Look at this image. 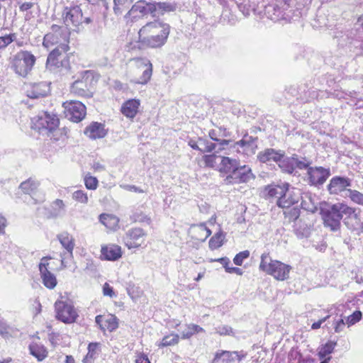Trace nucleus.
<instances>
[{"label":"nucleus","instance_id":"nucleus-1","mask_svg":"<svg viewBox=\"0 0 363 363\" xmlns=\"http://www.w3.org/2000/svg\"><path fill=\"white\" fill-rule=\"evenodd\" d=\"M169 32L170 27L167 23L160 21L149 22L138 32V48H160L166 43Z\"/></svg>","mask_w":363,"mask_h":363},{"label":"nucleus","instance_id":"nucleus-2","mask_svg":"<svg viewBox=\"0 0 363 363\" xmlns=\"http://www.w3.org/2000/svg\"><path fill=\"white\" fill-rule=\"evenodd\" d=\"M292 267L281 261L272 259L269 253L264 252L261 255L259 269L267 274L271 275L278 281H284L289 278Z\"/></svg>","mask_w":363,"mask_h":363},{"label":"nucleus","instance_id":"nucleus-3","mask_svg":"<svg viewBox=\"0 0 363 363\" xmlns=\"http://www.w3.org/2000/svg\"><path fill=\"white\" fill-rule=\"evenodd\" d=\"M58 125L59 119L57 116L47 112L42 113L32 119V128L48 136L58 131Z\"/></svg>","mask_w":363,"mask_h":363},{"label":"nucleus","instance_id":"nucleus-4","mask_svg":"<svg viewBox=\"0 0 363 363\" xmlns=\"http://www.w3.org/2000/svg\"><path fill=\"white\" fill-rule=\"evenodd\" d=\"M63 23L67 28L77 30L83 23L89 24L91 20L89 17L84 18L82 11L78 6L66 7L62 13Z\"/></svg>","mask_w":363,"mask_h":363},{"label":"nucleus","instance_id":"nucleus-5","mask_svg":"<svg viewBox=\"0 0 363 363\" xmlns=\"http://www.w3.org/2000/svg\"><path fill=\"white\" fill-rule=\"evenodd\" d=\"M35 62V57L28 51H20L12 59V68L15 72L26 77L32 69Z\"/></svg>","mask_w":363,"mask_h":363},{"label":"nucleus","instance_id":"nucleus-6","mask_svg":"<svg viewBox=\"0 0 363 363\" xmlns=\"http://www.w3.org/2000/svg\"><path fill=\"white\" fill-rule=\"evenodd\" d=\"M56 318L65 323H72L76 321L78 314L74 306L69 301L57 300L55 303Z\"/></svg>","mask_w":363,"mask_h":363},{"label":"nucleus","instance_id":"nucleus-7","mask_svg":"<svg viewBox=\"0 0 363 363\" xmlns=\"http://www.w3.org/2000/svg\"><path fill=\"white\" fill-rule=\"evenodd\" d=\"M63 43H69V35L62 27L57 25L51 26V32L44 36L43 45L47 49L54 45L61 47Z\"/></svg>","mask_w":363,"mask_h":363},{"label":"nucleus","instance_id":"nucleus-8","mask_svg":"<svg viewBox=\"0 0 363 363\" xmlns=\"http://www.w3.org/2000/svg\"><path fill=\"white\" fill-rule=\"evenodd\" d=\"M330 176V168L311 167L307 169L306 180L311 186H318L323 185Z\"/></svg>","mask_w":363,"mask_h":363},{"label":"nucleus","instance_id":"nucleus-9","mask_svg":"<svg viewBox=\"0 0 363 363\" xmlns=\"http://www.w3.org/2000/svg\"><path fill=\"white\" fill-rule=\"evenodd\" d=\"M65 114L69 120L78 123L86 116V107L80 101H70L63 103Z\"/></svg>","mask_w":363,"mask_h":363},{"label":"nucleus","instance_id":"nucleus-10","mask_svg":"<svg viewBox=\"0 0 363 363\" xmlns=\"http://www.w3.org/2000/svg\"><path fill=\"white\" fill-rule=\"evenodd\" d=\"M135 66L142 71V75L132 80L134 84H146L151 79L152 74V65L150 61L145 57H136L131 60Z\"/></svg>","mask_w":363,"mask_h":363},{"label":"nucleus","instance_id":"nucleus-11","mask_svg":"<svg viewBox=\"0 0 363 363\" xmlns=\"http://www.w3.org/2000/svg\"><path fill=\"white\" fill-rule=\"evenodd\" d=\"M252 177L251 168L247 165L241 166L239 164L233 173L225 177L224 182L226 184H240L247 182Z\"/></svg>","mask_w":363,"mask_h":363},{"label":"nucleus","instance_id":"nucleus-12","mask_svg":"<svg viewBox=\"0 0 363 363\" xmlns=\"http://www.w3.org/2000/svg\"><path fill=\"white\" fill-rule=\"evenodd\" d=\"M146 233L140 228L128 230L124 237V242L128 249L139 248L145 242Z\"/></svg>","mask_w":363,"mask_h":363},{"label":"nucleus","instance_id":"nucleus-13","mask_svg":"<svg viewBox=\"0 0 363 363\" xmlns=\"http://www.w3.org/2000/svg\"><path fill=\"white\" fill-rule=\"evenodd\" d=\"M322 212L325 225L333 231L339 230L342 215L339 212L337 204L333 205L329 209L323 210Z\"/></svg>","mask_w":363,"mask_h":363},{"label":"nucleus","instance_id":"nucleus-14","mask_svg":"<svg viewBox=\"0 0 363 363\" xmlns=\"http://www.w3.org/2000/svg\"><path fill=\"white\" fill-rule=\"evenodd\" d=\"M69 50V45L63 43L61 47H56L48 55L46 65L49 67H60L63 66L62 60L65 57V54Z\"/></svg>","mask_w":363,"mask_h":363},{"label":"nucleus","instance_id":"nucleus-15","mask_svg":"<svg viewBox=\"0 0 363 363\" xmlns=\"http://www.w3.org/2000/svg\"><path fill=\"white\" fill-rule=\"evenodd\" d=\"M301 195L300 189L287 187L284 195L277 200V203L280 208H289L298 202Z\"/></svg>","mask_w":363,"mask_h":363},{"label":"nucleus","instance_id":"nucleus-16","mask_svg":"<svg viewBox=\"0 0 363 363\" xmlns=\"http://www.w3.org/2000/svg\"><path fill=\"white\" fill-rule=\"evenodd\" d=\"M51 259L50 257H44L41 259L39 264V270L43 284L48 289H53L57 285V279L55 276L48 271V260Z\"/></svg>","mask_w":363,"mask_h":363},{"label":"nucleus","instance_id":"nucleus-17","mask_svg":"<svg viewBox=\"0 0 363 363\" xmlns=\"http://www.w3.org/2000/svg\"><path fill=\"white\" fill-rule=\"evenodd\" d=\"M82 74V79H77L72 84L71 92L79 96L89 97L91 94L87 86L86 80L89 77H92V74L90 71H85Z\"/></svg>","mask_w":363,"mask_h":363},{"label":"nucleus","instance_id":"nucleus-18","mask_svg":"<svg viewBox=\"0 0 363 363\" xmlns=\"http://www.w3.org/2000/svg\"><path fill=\"white\" fill-rule=\"evenodd\" d=\"M351 186V179L340 176L333 177L328 185V190L330 194H339L345 191L347 187Z\"/></svg>","mask_w":363,"mask_h":363},{"label":"nucleus","instance_id":"nucleus-19","mask_svg":"<svg viewBox=\"0 0 363 363\" xmlns=\"http://www.w3.org/2000/svg\"><path fill=\"white\" fill-rule=\"evenodd\" d=\"M57 239L62 246L66 250V252L61 255V264L65 267V260L67 257H72V252L74 247V239L72 235L65 232L57 235Z\"/></svg>","mask_w":363,"mask_h":363},{"label":"nucleus","instance_id":"nucleus-20","mask_svg":"<svg viewBox=\"0 0 363 363\" xmlns=\"http://www.w3.org/2000/svg\"><path fill=\"white\" fill-rule=\"evenodd\" d=\"M246 356L242 352H230L225 350L218 351L216 353L212 363H231L235 359L242 360Z\"/></svg>","mask_w":363,"mask_h":363},{"label":"nucleus","instance_id":"nucleus-21","mask_svg":"<svg viewBox=\"0 0 363 363\" xmlns=\"http://www.w3.org/2000/svg\"><path fill=\"white\" fill-rule=\"evenodd\" d=\"M27 96L30 99H38L46 96L50 91V86L46 82L30 84L26 86Z\"/></svg>","mask_w":363,"mask_h":363},{"label":"nucleus","instance_id":"nucleus-22","mask_svg":"<svg viewBox=\"0 0 363 363\" xmlns=\"http://www.w3.org/2000/svg\"><path fill=\"white\" fill-rule=\"evenodd\" d=\"M257 138H253L248 135H245L242 140L235 143L234 147L239 146L242 148V151L247 155H252L255 153L257 148Z\"/></svg>","mask_w":363,"mask_h":363},{"label":"nucleus","instance_id":"nucleus-23","mask_svg":"<svg viewBox=\"0 0 363 363\" xmlns=\"http://www.w3.org/2000/svg\"><path fill=\"white\" fill-rule=\"evenodd\" d=\"M284 156V152L283 151L276 150L272 148H267L258 153L257 159L262 163L270 162H278Z\"/></svg>","mask_w":363,"mask_h":363},{"label":"nucleus","instance_id":"nucleus-24","mask_svg":"<svg viewBox=\"0 0 363 363\" xmlns=\"http://www.w3.org/2000/svg\"><path fill=\"white\" fill-rule=\"evenodd\" d=\"M101 257L104 259L116 261L122 256L121 247L115 244H109L101 247Z\"/></svg>","mask_w":363,"mask_h":363},{"label":"nucleus","instance_id":"nucleus-25","mask_svg":"<svg viewBox=\"0 0 363 363\" xmlns=\"http://www.w3.org/2000/svg\"><path fill=\"white\" fill-rule=\"evenodd\" d=\"M140 105V100L129 99L123 104L121 113L127 118H133L138 111Z\"/></svg>","mask_w":363,"mask_h":363},{"label":"nucleus","instance_id":"nucleus-26","mask_svg":"<svg viewBox=\"0 0 363 363\" xmlns=\"http://www.w3.org/2000/svg\"><path fill=\"white\" fill-rule=\"evenodd\" d=\"M84 134L91 139H97L104 138L106 132L101 123L94 122L85 129Z\"/></svg>","mask_w":363,"mask_h":363},{"label":"nucleus","instance_id":"nucleus-27","mask_svg":"<svg viewBox=\"0 0 363 363\" xmlns=\"http://www.w3.org/2000/svg\"><path fill=\"white\" fill-rule=\"evenodd\" d=\"M191 233L196 240L203 242L211 235V230L206 227L205 223H200L192 225Z\"/></svg>","mask_w":363,"mask_h":363},{"label":"nucleus","instance_id":"nucleus-28","mask_svg":"<svg viewBox=\"0 0 363 363\" xmlns=\"http://www.w3.org/2000/svg\"><path fill=\"white\" fill-rule=\"evenodd\" d=\"M239 164V161L236 159L221 156L218 166V171L220 172L229 173L230 174L233 173Z\"/></svg>","mask_w":363,"mask_h":363},{"label":"nucleus","instance_id":"nucleus-29","mask_svg":"<svg viewBox=\"0 0 363 363\" xmlns=\"http://www.w3.org/2000/svg\"><path fill=\"white\" fill-rule=\"evenodd\" d=\"M150 14L153 16L162 15L165 12L173 11L175 6L167 2H153L150 6Z\"/></svg>","mask_w":363,"mask_h":363},{"label":"nucleus","instance_id":"nucleus-30","mask_svg":"<svg viewBox=\"0 0 363 363\" xmlns=\"http://www.w3.org/2000/svg\"><path fill=\"white\" fill-rule=\"evenodd\" d=\"M289 184L284 183L282 185H269L265 188L264 191L269 198H277L279 199L284 194Z\"/></svg>","mask_w":363,"mask_h":363},{"label":"nucleus","instance_id":"nucleus-31","mask_svg":"<svg viewBox=\"0 0 363 363\" xmlns=\"http://www.w3.org/2000/svg\"><path fill=\"white\" fill-rule=\"evenodd\" d=\"M99 220L108 229L111 230H116L119 227V218L112 214H101L99 216Z\"/></svg>","mask_w":363,"mask_h":363},{"label":"nucleus","instance_id":"nucleus-32","mask_svg":"<svg viewBox=\"0 0 363 363\" xmlns=\"http://www.w3.org/2000/svg\"><path fill=\"white\" fill-rule=\"evenodd\" d=\"M152 2H146L145 1L140 0L137 1L131 8V9L128 11V14L130 16L136 17L135 15V13L138 12L141 15H145L147 13H150V6Z\"/></svg>","mask_w":363,"mask_h":363},{"label":"nucleus","instance_id":"nucleus-33","mask_svg":"<svg viewBox=\"0 0 363 363\" xmlns=\"http://www.w3.org/2000/svg\"><path fill=\"white\" fill-rule=\"evenodd\" d=\"M278 163L283 172L292 174L296 169V155L289 157H283Z\"/></svg>","mask_w":363,"mask_h":363},{"label":"nucleus","instance_id":"nucleus-34","mask_svg":"<svg viewBox=\"0 0 363 363\" xmlns=\"http://www.w3.org/2000/svg\"><path fill=\"white\" fill-rule=\"evenodd\" d=\"M29 351L30 354L35 357L38 361L43 360L48 355V352L45 347L36 342H32L29 345Z\"/></svg>","mask_w":363,"mask_h":363},{"label":"nucleus","instance_id":"nucleus-35","mask_svg":"<svg viewBox=\"0 0 363 363\" xmlns=\"http://www.w3.org/2000/svg\"><path fill=\"white\" fill-rule=\"evenodd\" d=\"M220 157L221 155H218L216 152L211 155H203L202 157V161L203 162L205 167L216 169L218 170Z\"/></svg>","mask_w":363,"mask_h":363},{"label":"nucleus","instance_id":"nucleus-36","mask_svg":"<svg viewBox=\"0 0 363 363\" xmlns=\"http://www.w3.org/2000/svg\"><path fill=\"white\" fill-rule=\"evenodd\" d=\"M65 212V205L64 201L61 199H55L51 203V212L50 215L52 217L56 218L62 216Z\"/></svg>","mask_w":363,"mask_h":363},{"label":"nucleus","instance_id":"nucleus-37","mask_svg":"<svg viewBox=\"0 0 363 363\" xmlns=\"http://www.w3.org/2000/svg\"><path fill=\"white\" fill-rule=\"evenodd\" d=\"M337 206L338 208L339 212L340 215H342V217L343 215L347 216L348 218L352 219L357 220L359 218V213H357V211L355 208L350 207L347 206L346 204L343 203H336Z\"/></svg>","mask_w":363,"mask_h":363},{"label":"nucleus","instance_id":"nucleus-38","mask_svg":"<svg viewBox=\"0 0 363 363\" xmlns=\"http://www.w3.org/2000/svg\"><path fill=\"white\" fill-rule=\"evenodd\" d=\"M217 146L218 144L213 143L206 138H199V151L201 152H211L216 150Z\"/></svg>","mask_w":363,"mask_h":363},{"label":"nucleus","instance_id":"nucleus-39","mask_svg":"<svg viewBox=\"0 0 363 363\" xmlns=\"http://www.w3.org/2000/svg\"><path fill=\"white\" fill-rule=\"evenodd\" d=\"M204 332L203 328L196 324H187L186 325V329L182 333V339H189L192 335L196 333Z\"/></svg>","mask_w":363,"mask_h":363},{"label":"nucleus","instance_id":"nucleus-40","mask_svg":"<svg viewBox=\"0 0 363 363\" xmlns=\"http://www.w3.org/2000/svg\"><path fill=\"white\" fill-rule=\"evenodd\" d=\"M99 348V344L90 343L88 346V352L83 359V363H93L94 360L97 357V350Z\"/></svg>","mask_w":363,"mask_h":363},{"label":"nucleus","instance_id":"nucleus-41","mask_svg":"<svg viewBox=\"0 0 363 363\" xmlns=\"http://www.w3.org/2000/svg\"><path fill=\"white\" fill-rule=\"evenodd\" d=\"M179 337L177 334L171 333L164 336L157 345L160 347L175 345L179 342Z\"/></svg>","mask_w":363,"mask_h":363},{"label":"nucleus","instance_id":"nucleus-42","mask_svg":"<svg viewBox=\"0 0 363 363\" xmlns=\"http://www.w3.org/2000/svg\"><path fill=\"white\" fill-rule=\"evenodd\" d=\"M39 183L32 179H28L21 184L20 188L22 191L27 194H32L37 189Z\"/></svg>","mask_w":363,"mask_h":363},{"label":"nucleus","instance_id":"nucleus-43","mask_svg":"<svg viewBox=\"0 0 363 363\" xmlns=\"http://www.w3.org/2000/svg\"><path fill=\"white\" fill-rule=\"evenodd\" d=\"M225 238V234L222 231L216 233L209 240V247L211 250H216L220 247Z\"/></svg>","mask_w":363,"mask_h":363},{"label":"nucleus","instance_id":"nucleus-44","mask_svg":"<svg viewBox=\"0 0 363 363\" xmlns=\"http://www.w3.org/2000/svg\"><path fill=\"white\" fill-rule=\"evenodd\" d=\"M301 207L306 211L314 212L316 210V206L314 201H313L311 196L307 194H304V196H301Z\"/></svg>","mask_w":363,"mask_h":363},{"label":"nucleus","instance_id":"nucleus-45","mask_svg":"<svg viewBox=\"0 0 363 363\" xmlns=\"http://www.w3.org/2000/svg\"><path fill=\"white\" fill-rule=\"evenodd\" d=\"M336 345L335 342H328L325 345H323L319 351H318V356L320 359L325 358L327 355L331 354Z\"/></svg>","mask_w":363,"mask_h":363},{"label":"nucleus","instance_id":"nucleus-46","mask_svg":"<svg viewBox=\"0 0 363 363\" xmlns=\"http://www.w3.org/2000/svg\"><path fill=\"white\" fill-rule=\"evenodd\" d=\"M104 325L106 327V330L110 332L113 331L118 326L117 318L113 315H108V317L104 320Z\"/></svg>","mask_w":363,"mask_h":363},{"label":"nucleus","instance_id":"nucleus-47","mask_svg":"<svg viewBox=\"0 0 363 363\" xmlns=\"http://www.w3.org/2000/svg\"><path fill=\"white\" fill-rule=\"evenodd\" d=\"M350 199L355 203L363 206V194L357 190L347 189Z\"/></svg>","mask_w":363,"mask_h":363},{"label":"nucleus","instance_id":"nucleus-48","mask_svg":"<svg viewBox=\"0 0 363 363\" xmlns=\"http://www.w3.org/2000/svg\"><path fill=\"white\" fill-rule=\"evenodd\" d=\"M133 0H113L114 11L116 14L121 13L123 8H128Z\"/></svg>","mask_w":363,"mask_h":363},{"label":"nucleus","instance_id":"nucleus-49","mask_svg":"<svg viewBox=\"0 0 363 363\" xmlns=\"http://www.w3.org/2000/svg\"><path fill=\"white\" fill-rule=\"evenodd\" d=\"M16 39V35L11 33L4 36H0V50L6 48L9 44Z\"/></svg>","mask_w":363,"mask_h":363},{"label":"nucleus","instance_id":"nucleus-50","mask_svg":"<svg viewBox=\"0 0 363 363\" xmlns=\"http://www.w3.org/2000/svg\"><path fill=\"white\" fill-rule=\"evenodd\" d=\"M72 199L81 203H88V196L87 194L82 190L75 191L72 194Z\"/></svg>","mask_w":363,"mask_h":363},{"label":"nucleus","instance_id":"nucleus-51","mask_svg":"<svg viewBox=\"0 0 363 363\" xmlns=\"http://www.w3.org/2000/svg\"><path fill=\"white\" fill-rule=\"evenodd\" d=\"M98 179L92 176L86 175L84 177V184L88 189L95 190L98 186Z\"/></svg>","mask_w":363,"mask_h":363},{"label":"nucleus","instance_id":"nucleus-52","mask_svg":"<svg viewBox=\"0 0 363 363\" xmlns=\"http://www.w3.org/2000/svg\"><path fill=\"white\" fill-rule=\"evenodd\" d=\"M250 253L249 250H244L238 253L233 259L234 264L238 266H241L242 264L243 261L245 259L248 258L250 257Z\"/></svg>","mask_w":363,"mask_h":363},{"label":"nucleus","instance_id":"nucleus-53","mask_svg":"<svg viewBox=\"0 0 363 363\" xmlns=\"http://www.w3.org/2000/svg\"><path fill=\"white\" fill-rule=\"evenodd\" d=\"M216 333L220 335H234L233 330L231 327L227 325H220L216 328Z\"/></svg>","mask_w":363,"mask_h":363},{"label":"nucleus","instance_id":"nucleus-54","mask_svg":"<svg viewBox=\"0 0 363 363\" xmlns=\"http://www.w3.org/2000/svg\"><path fill=\"white\" fill-rule=\"evenodd\" d=\"M284 211V215L289 218L291 221H296L300 216V210L297 207H294L291 209Z\"/></svg>","mask_w":363,"mask_h":363},{"label":"nucleus","instance_id":"nucleus-55","mask_svg":"<svg viewBox=\"0 0 363 363\" xmlns=\"http://www.w3.org/2000/svg\"><path fill=\"white\" fill-rule=\"evenodd\" d=\"M362 318V313L359 311H354L352 315H349L346 318V323L348 327L353 325L356 323L360 320Z\"/></svg>","mask_w":363,"mask_h":363},{"label":"nucleus","instance_id":"nucleus-56","mask_svg":"<svg viewBox=\"0 0 363 363\" xmlns=\"http://www.w3.org/2000/svg\"><path fill=\"white\" fill-rule=\"evenodd\" d=\"M356 26L358 30L357 39L358 40H363V14L358 18Z\"/></svg>","mask_w":363,"mask_h":363},{"label":"nucleus","instance_id":"nucleus-57","mask_svg":"<svg viewBox=\"0 0 363 363\" xmlns=\"http://www.w3.org/2000/svg\"><path fill=\"white\" fill-rule=\"evenodd\" d=\"M132 220L135 222H147V223H150V218L143 214L142 213H135L132 217Z\"/></svg>","mask_w":363,"mask_h":363},{"label":"nucleus","instance_id":"nucleus-58","mask_svg":"<svg viewBox=\"0 0 363 363\" xmlns=\"http://www.w3.org/2000/svg\"><path fill=\"white\" fill-rule=\"evenodd\" d=\"M10 328L6 322L3 319L0 318V335L3 337H7L9 334Z\"/></svg>","mask_w":363,"mask_h":363},{"label":"nucleus","instance_id":"nucleus-59","mask_svg":"<svg viewBox=\"0 0 363 363\" xmlns=\"http://www.w3.org/2000/svg\"><path fill=\"white\" fill-rule=\"evenodd\" d=\"M309 165H310V162H308L306 159H303L302 160H301L296 155V169L298 168L300 169H308V168L310 167Z\"/></svg>","mask_w":363,"mask_h":363},{"label":"nucleus","instance_id":"nucleus-60","mask_svg":"<svg viewBox=\"0 0 363 363\" xmlns=\"http://www.w3.org/2000/svg\"><path fill=\"white\" fill-rule=\"evenodd\" d=\"M103 294L104 296H107L111 298L116 296L113 288L108 283H105L103 286Z\"/></svg>","mask_w":363,"mask_h":363},{"label":"nucleus","instance_id":"nucleus-61","mask_svg":"<svg viewBox=\"0 0 363 363\" xmlns=\"http://www.w3.org/2000/svg\"><path fill=\"white\" fill-rule=\"evenodd\" d=\"M346 320L341 318L335 323V332L340 333L343 330L345 325H346Z\"/></svg>","mask_w":363,"mask_h":363},{"label":"nucleus","instance_id":"nucleus-62","mask_svg":"<svg viewBox=\"0 0 363 363\" xmlns=\"http://www.w3.org/2000/svg\"><path fill=\"white\" fill-rule=\"evenodd\" d=\"M135 363H150V362L146 354L138 353L135 358Z\"/></svg>","mask_w":363,"mask_h":363},{"label":"nucleus","instance_id":"nucleus-63","mask_svg":"<svg viewBox=\"0 0 363 363\" xmlns=\"http://www.w3.org/2000/svg\"><path fill=\"white\" fill-rule=\"evenodd\" d=\"M104 318L102 315H99L96 316L95 322L99 326L100 329L103 331L106 330V327L104 325Z\"/></svg>","mask_w":363,"mask_h":363},{"label":"nucleus","instance_id":"nucleus-64","mask_svg":"<svg viewBox=\"0 0 363 363\" xmlns=\"http://www.w3.org/2000/svg\"><path fill=\"white\" fill-rule=\"evenodd\" d=\"M225 271L228 273H235L239 275H241L242 274V270L238 267H225Z\"/></svg>","mask_w":363,"mask_h":363}]
</instances>
